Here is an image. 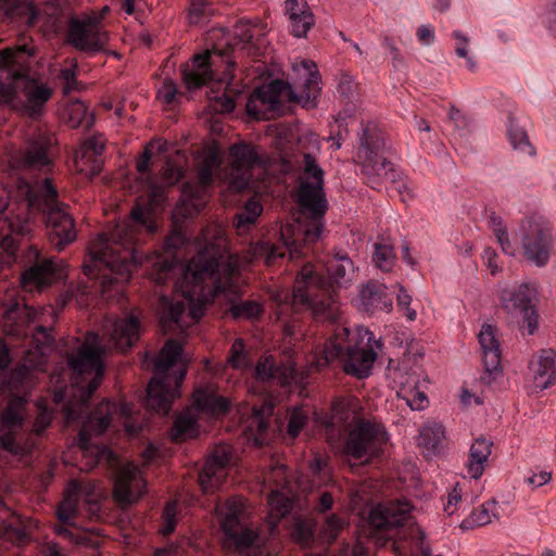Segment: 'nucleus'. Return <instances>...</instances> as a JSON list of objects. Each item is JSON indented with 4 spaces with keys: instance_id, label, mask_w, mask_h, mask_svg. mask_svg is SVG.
I'll list each match as a JSON object with an SVG mask.
<instances>
[{
    "instance_id": "052dcab7",
    "label": "nucleus",
    "mask_w": 556,
    "mask_h": 556,
    "mask_svg": "<svg viewBox=\"0 0 556 556\" xmlns=\"http://www.w3.org/2000/svg\"><path fill=\"white\" fill-rule=\"evenodd\" d=\"M4 432L0 435V446L14 455H17L21 451L20 444L15 440L14 430H3Z\"/></svg>"
},
{
    "instance_id": "6ab92c4d",
    "label": "nucleus",
    "mask_w": 556,
    "mask_h": 556,
    "mask_svg": "<svg viewBox=\"0 0 556 556\" xmlns=\"http://www.w3.org/2000/svg\"><path fill=\"white\" fill-rule=\"evenodd\" d=\"M55 138L51 132H38L27 142L18 159L21 167L48 172L52 165V152Z\"/></svg>"
},
{
    "instance_id": "39448f33",
    "label": "nucleus",
    "mask_w": 556,
    "mask_h": 556,
    "mask_svg": "<svg viewBox=\"0 0 556 556\" xmlns=\"http://www.w3.org/2000/svg\"><path fill=\"white\" fill-rule=\"evenodd\" d=\"M293 71L303 79L302 91L295 92L292 85L282 79H274L256 87L247 102V113L256 119H271L283 113V102L301 104L305 109H315L321 92V76L313 61L302 60L294 63Z\"/></svg>"
},
{
    "instance_id": "8fccbe9b",
    "label": "nucleus",
    "mask_w": 556,
    "mask_h": 556,
    "mask_svg": "<svg viewBox=\"0 0 556 556\" xmlns=\"http://www.w3.org/2000/svg\"><path fill=\"white\" fill-rule=\"evenodd\" d=\"M490 224L503 252L507 255L514 256L516 250L514 244L509 240V235L506 226L503 224V219L495 213H492L490 215Z\"/></svg>"
},
{
    "instance_id": "4d7b16f0",
    "label": "nucleus",
    "mask_w": 556,
    "mask_h": 556,
    "mask_svg": "<svg viewBox=\"0 0 556 556\" xmlns=\"http://www.w3.org/2000/svg\"><path fill=\"white\" fill-rule=\"evenodd\" d=\"M277 367L273 357L261 359L255 367V375L260 380L266 381L276 377Z\"/></svg>"
},
{
    "instance_id": "5701e85b",
    "label": "nucleus",
    "mask_w": 556,
    "mask_h": 556,
    "mask_svg": "<svg viewBox=\"0 0 556 556\" xmlns=\"http://www.w3.org/2000/svg\"><path fill=\"white\" fill-rule=\"evenodd\" d=\"M231 458L230 448L226 445L214 447L211 456L199 475V481L205 492L218 488L225 479V469Z\"/></svg>"
},
{
    "instance_id": "9d476101",
    "label": "nucleus",
    "mask_w": 556,
    "mask_h": 556,
    "mask_svg": "<svg viewBox=\"0 0 556 556\" xmlns=\"http://www.w3.org/2000/svg\"><path fill=\"white\" fill-rule=\"evenodd\" d=\"M102 348L99 336L90 332L86 341L76 351L67 352L68 366L73 371V383L79 391V403L87 408L90 397L99 388L104 374V366L101 358Z\"/></svg>"
},
{
    "instance_id": "6e6552de",
    "label": "nucleus",
    "mask_w": 556,
    "mask_h": 556,
    "mask_svg": "<svg viewBox=\"0 0 556 556\" xmlns=\"http://www.w3.org/2000/svg\"><path fill=\"white\" fill-rule=\"evenodd\" d=\"M34 56V48L20 45L5 48L0 62L5 63L9 59L18 65V68H11L9 75L14 78L16 93L21 92L25 97L22 113L27 117L37 119L43 114L46 104L51 99L53 91L47 84L31 76Z\"/></svg>"
},
{
    "instance_id": "f8f14e48",
    "label": "nucleus",
    "mask_w": 556,
    "mask_h": 556,
    "mask_svg": "<svg viewBox=\"0 0 556 556\" xmlns=\"http://www.w3.org/2000/svg\"><path fill=\"white\" fill-rule=\"evenodd\" d=\"M526 261L536 267H545L553 253L552 224L543 216L532 215L521 220L515 233Z\"/></svg>"
},
{
    "instance_id": "4468645a",
    "label": "nucleus",
    "mask_w": 556,
    "mask_h": 556,
    "mask_svg": "<svg viewBox=\"0 0 556 556\" xmlns=\"http://www.w3.org/2000/svg\"><path fill=\"white\" fill-rule=\"evenodd\" d=\"M226 513L222 519V530L225 533L224 545L240 554L252 552V556H269L268 553L257 549L258 534L253 529L242 525L240 515L244 505L240 500H229Z\"/></svg>"
},
{
    "instance_id": "a211bd4d",
    "label": "nucleus",
    "mask_w": 556,
    "mask_h": 556,
    "mask_svg": "<svg viewBox=\"0 0 556 556\" xmlns=\"http://www.w3.org/2000/svg\"><path fill=\"white\" fill-rule=\"evenodd\" d=\"M535 295L536 290L529 283H521L517 289L503 290L501 295L503 308L511 316L520 315L527 324L529 334L538 329L539 315L532 304Z\"/></svg>"
},
{
    "instance_id": "412c9836",
    "label": "nucleus",
    "mask_w": 556,
    "mask_h": 556,
    "mask_svg": "<svg viewBox=\"0 0 556 556\" xmlns=\"http://www.w3.org/2000/svg\"><path fill=\"white\" fill-rule=\"evenodd\" d=\"M478 339L483 355L484 368L481 381L485 384H491L498 376L502 375L501 350L500 343L496 339L495 329L491 325H483Z\"/></svg>"
},
{
    "instance_id": "bb28decb",
    "label": "nucleus",
    "mask_w": 556,
    "mask_h": 556,
    "mask_svg": "<svg viewBox=\"0 0 556 556\" xmlns=\"http://www.w3.org/2000/svg\"><path fill=\"white\" fill-rule=\"evenodd\" d=\"M535 389L545 390L556 383V352L542 350L529 366Z\"/></svg>"
},
{
    "instance_id": "de8ad7c7",
    "label": "nucleus",
    "mask_w": 556,
    "mask_h": 556,
    "mask_svg": "<svg viewBox=\"0 0 556 556\" xmlns=\"http://www.w3.org/2000/svg\"><path fill=\"white\" fill-rule=\"evenodd\" d=\"M395 260L396 256L392 244L387 242L375 243L372 262L379 269L386 273L391 271L394 266Z\"/></svg>"
},
{
    "instance_id": "e433bc0d",
    "label": "nucleus",
    "mask_w": 556,
    "mask_h": 556,
    "mask_svg": "<svg viewBox=\"0 0 556 556\" xmlns=\"http://www.w3.org/2000/svg\"><path fill=\"white\" fill-rule=\"evenodd\" d=\"M193 402L198 409L210 414H225L228 412V401L216 395L208 388L200 387L193 393Z\"/></svg>"
},
{
    "instance_id": "a18cd8bd",
    "label": "nucleus",
    "mask_w": 556,
    "mask_h": 556,
    "mask_svg": "<svg viewBox=\"0 0 556 556\" xmlns=\"http://www.w3.org/2000/svg\"><path fill=\"white\" fill-rule=\"evenodd\" d=\"M3 50H0V58L2 56ZM8 59V64L0 62V103L11 101L16 94V87L14 86V78L9 75L11 68H18V65L11 62Z\"/></svg>"
},
{
    "instance_id": "f3484780",
    "label": "nucleus",
    "mask_w": 556,
    "mask_h": 556,
    "mask_svg": "<svg viewBox=\"0 0 556 556\" xmlns=\"http://www.w3.org/2000/svg\"><path fill=\"white\" fill-rule=\"evenodd\" d=\"M229 188L241 192L250 188L252 170L262 167L263 162L255 149L247 143L235 144L230 148Z\"/></svg>"
},
{
    "instance_id": "72a5a7b5",
    "label": "nucleus",
    "mask_w": 556,
    "mask_h": 556,
    "mask_svg": "<svg viewBox=\"0 0 556 556\" xmlns=\"http://www.w3.org/2000/svg\"><path fill=\"white\" fill-rule=\"evenodd\" d=\"M493 442L483 437L477 438L469 451L467 462L468 475L473 479H479L485 469V464L491 455Z\"/></svg>"
},
{
    "instance_id": "6e6d98bb",
    "label": "nucleus",
    "mask_w": 556,
    "mask_h": 556,
    "mask_svg": "<svg viewBox=\"0 0 556 556\" xmlns=\"http://www.w3.org/2000/svg\"><path fill=\"white\" fill-rule=\"evenodd\" d=\"M76 67L77 64L75 63L72 67L62 68L60 72V78L64 81V94H68L72 91L79 90L80 83L76 79Z\"/></svg>"
},
{
    "instance_id": "c85d7f7f",
    "label": "nucleus",
    "mask_w": 556,
    "mask_h": 556,
    "mask_svg": "<svg viewBox=\"0 0 556 556\" xmlns=\"http://www.w3.org/2000/svg\"><path fill=\"white\" fill-rule=\"evenodd\" d=\"M274 414V405L270 402H263L260 405H254L252 408V416L248 425V438L252 440L255 445L262 446L267 443V431L269 428V418Z\"/></svg>"
},
{
    "instance_id": "0eeeda50",
    "label": "nucleus",
    "mask_w": 556,
    "mask_h": 556,
    "mask_svg": "<svg viewBox=\"0 0 556 556\" xmlns=\"http://www.w3.org/2000/svg\"><path fill=\"white\" fill-rule=\"evenodd\" d=\"M332 420L333 424H346L341 454L349 462L368 464L382 453L389 440L386 428L381 424L357 417L354 410L346 408L344 402L333 404Z\"/></svg>"
},
{
    "instance_id": "b1692460",
    "label": "nucleus",
    "mask_w": 556,
    "mask_h": 556,
    "mask_svg": "<svg viewBox=\"0 0 556 556\" xmlns=\"http://www.w3.org/2000/svg\"><path fill=\"white\" fill-rule=\"evenodd\" d=\"M61 277L58 264L53 258L37 260L21 277L25 289H43Z\"/></svg>"
},
{
    "instance_id": "a19ab883",
    "label": "nucleus",
    "mask_w": 556,
    "mask_h": 556,
    "mask_svg": "<svg viewBox=\"0 0 556 556\" xmlns=\"http://www.w3.org/2000/svg\"><path fill=\"white\" fill-rule=\"evenodd\" d=\"M445 439L444 427L435 421L426 422L419 430L418 444L434 451Z\"/></svg>"
},
{
    "instance_id": "79ce46f5",
    "label": "nucleus",
    "mask_w": 556,
    "mask_h": 556,
    "mask_svg": "<svg viewBox=\"0 0 556 556\" xmlns=\"http://www.w3.org/2000/svg\"><path fill=\"white\" fill-rule=\"evenodd\" d=\"M68 124L72 128L90 129L94 123L93 114L83 101H73L66 108Z\"/></svg>"
},
{
    "instance_id": "aec40b11",
    "label": "nucleus",
    "mask_w": 556,
    "mask_h": 556,
    "mask_svg": "<svg viewBox=\"0 0 556 556\" xmlns=\"http://www.w3.org/2000/svg\"><path fill=\"white\" fill-rule=\"evenodd\" d=\"M146 481L138 466L127 464L115 476L113 498L121 506L136 503L144 493Z\"/></svg>"
},
{
    "instance_id": "f704fd0d",
    "label": "nucleus",
    "mask_w": 556,
    "mask_h": 556,
    "mask_svg": "<svg viewBox=\"0 0 556 556\" xmlns=\"http://www.w3.org/2000/svg\"><path fill=\"white\" fill-rule=\"evenodd\" d=\"M361 160L363 163V173L372 185H379L382 181L393 179L392 163L382 156V153Z\"/></svg>"
},
{
    "instance_id": "864d4df0",
    "label": "nucleus",
    "mask_w": 556,
    "mask_h": 556,
    "mask_svg": "<svg viewBox=\"0 0 556 556\" xmlns=\"http://www.w3.org/2000/svg\"><path fill=\"white\" fill-rule=\"evenodd\" d=\"M396 394L397 397L404 400L413 410H422L429 403L427 395L419 388L412 391H397Z\"/></svg>"
},
{
    "instance_id": "69168bd1",
    "label": "nucleus",
    "mask_w": 556,
    "mask_h": 556,
    "mask_svg": "<svg viewBox=\"0 0 556 556\" xmlns=\"http://www.w3.org/2000/svg\"><path fill=\"white\" fill-rule=\"evenodd\" d=\"M188 242L187 237L179 229H174L165 240L167 250H175L184 247Z\"/></svg>"
},
{
    "instance_id": "ddd939ff",
    "label": "nucleus",
    "mask_w": 556,
    "mask_h": 556,
    "mask_svg": "<svg viewBox=\"0 0 556 556\" xmlns=\"http://www.w3.org/2000/svg\"><path fill=\"white\" fill-rule=\"evenodd\" d=\"M412 505L407 501H395L378 505L370 510L369 525L372 528L371 539L377 548L390 546L393 556H402L400 542L387 532L402 527L410 518Z\"/></svg>"
},
{
    "instance_id": "bf43d9fd",
    "label": "nucleus",
    "mask_w": 556,
    "mask_h": 556,
    "mask_svg": "<svg viewBox=\"0 0 556 556\" xmlns=\"http://www.w3.org/2000/svg\"><path fill=\"white\" fill-rule=\"evenodd\" d=\"M397 382L400 388L397 391L414 390L419 388V377L415 371H402L399 370Z\"/></svg>"
},
{
    "instance_id": "5fc2aeb1",
    "label": "nucleus",
    "mask_w": 556,
    "mask_h": 556,
    "mask_svg": "<svg viewBox=\"0 0 556 556\" xmlns=\"http://www.w3.org/2000/svg\"><path fill=\"white\" fill-rule=\"evenodd\" d=\"M228 364L235 369H244L250 366L242 339H236L232 343L230 355L228 356Z\"/></svg>"
},
{
    "instance_id": "58836bf2",
    "label": "nucleus",
    "mask_w": 556,
    "mask_h": 556,
    "mask_svg": "<svg viewBox=\"0 0 556 556\" xmlns=\"http://www.w3.org/2000/svg\"><path fill=\"white\" fill-rule=\"evenodd\" d=\"M263 212V206L260 201L251 199L235 215L233 226L238 233H244L250 227L255 225L257 218Z\"/></svg>"
},
{
    "instance_id": "4c0bfd02",
    "label": "nucleus",
    "mask_w": 556,
    "mask_h": 556,
    "mask_svg": "<svg viewBox=\"0 0 556 556\" xmlns=\"http://www.w3.org/2000/svg\"><path fill=\"white\" fill-rule=\"evenodd\" d=\"M27 14L28 23L34 24L38 17L35 5L28 0H0V20L12 21Z\"/></svg>"
},
{
    "instance_id": "774afa93",
    "label": "nucleus",
    "mask_w": 556,
    "mask_h": 556,
    "mask_svg": "<svg viewBox=\"0 0 556 556\" xmlns=\"http://www.w3.org/2000/svg\"><path fill=\"white\" fill-rule=\"evenodd\" d=\"M182 177V169L180 167L174 166L170 163H166L163 169V180L167 185H174L180 180Z\"/></svg>"
},
{
    "instance_id": "2eb2a0df",
    "label": "nucleus",
    "mask_w": 556,
    "mask_h": 556,
    "mask_svg": "<svg viewBox=\"0 0 556 556\" xmlns=\"http://www.w3.org/2000/svg\"><path fill=\"white\" fill-rule=\"evenodd\" d=\"M30 193H37V187L22 181L18 186V194L22 202L12 200L5 190L0 193V223H3L12 233L24 236L29 232L28 215L34 205H28Z\"/></svg>"
},
{
    "instance_id": "338daca9",
    "label": "nucleus",
    "mask_w": 556,
    "mask_h": 556,
    "mask_svg": "<svg viewBox=\"0 0 556 556\" xmlns=\"http://www.w3.org/2000/svg\"><path fill=\"white\" fill-rule=\"evenodd\" d=\"M497 258L498 256L493 248L488 247L484 249L483 260L492 275H496L502 270V267L500 266Z\"/></svg>"
},
{
    "instance_id": "f257e3e1",
    "label": "nucleus",
    "mask_w": 556,
    "mask_h": 556,
    "mask_svg": "<svg viewBox=\"0 0 556 556\" xmlns=\"http://www.w3.org/2000/svg\"><path fill=\"white\" fill-rule=\"evenodd\" d=\"M181 291L185 301H172L165 295L160 298V324L165 333L170 331L185 332L198 323L204 314V303L194 302V294L205 279L213 283L212 296L222 293H236L235 277L239 274V265L232 256L225 257L214 248H205L184 267Z\"/></svg>"
},
{
    "instance_id": "37998d69",
    "label": "nucleus",
    "mask_w": 556,
    "mask_h": 556,
    "mask_svg": "<svg viewBox=\"0 0 556 556\" xmlns=\"http://www.w3.org/2000/svg\"><path fill=\"white\" fill-rule=\"evenodd\" d=\"M291 536L302 546H309L315 540V522L301 516L293 517Z\"/></svg>"
},
{
    "instance_id": "c03bdc74",
    "label": "nucleus",
    "mask_w": 556,
    "mask_h": 556,
    "mask_svg": "<svg viewBox=\"0 0 556 556\" xmlns=\"http://www.w3.org/2000/svg\"><path fill=\"white\" fill-rule=\"evenodd\" d=\"M197 420L189 414H181L174 420L170 437L174 441H185L197 437Z\"/></svg>"
},
{
    "instance_id": "a878e982",
    "label": "nucleus",
    "mask_w": 556,
    "mask_h": 556,
    "mask_svg": "<svg viewBox=\"0 0 556 556\" xmlns=\"http://www.w3.org/2000/svg\"><path fill=\"white\" fill-rule=\"evenodd\" d=\"M181 76L187 89L194 90L213 79L211 52L205 51L193 56L191 64L181 66Z\"/></svg>"
},
{
    "instance_id": "7ed1b4c3",
    "label": "nucleus",
    "mask_w": 556,
    "mask_h": 556,
    "mask_svg": "<svg viewBox=\"0 0 556 556\" xmlns=\"http://www.w3.org/2000/svg\"><path fill=\"white\" fill-rule=\"evenodd\" d=\"M154 230L155 225L149 220L143 208L134 207L128 219L99 235L93 262L83 266L84 274L96 278L97 273L109 269L110 275L103 273L101 276L102 285L127 282L140 263L137 245L142 240V235L152 233Z\"/></svg>"
},
{
    "instance_id": "f03ea898",
    "label": "nucleus",
    "mask_w": 556,
    "mask_h": 556,
    "mask_svg": "<svg viewBox=\"0 0 556 556\" xmlns=\"http://www.w3.org/2000/svg\"><path fill=\"white\" fill-rule=\"evenodd\" d=\"M298 178L295 200L299 216L283 231V247L268 242H258L252 247L255 258H262L267 265L282 258L288 252L290 258L305 254L303 249L317 242L325 227V215L329 204L324 189V170L311 153H304Z\"/></svg>"
},
{
    "instance_id": "603ef678",
    "label": "nucleus",
    "mask_w": 556,
    "mask_h": 556,
    "mask_svg": "<svg viewBox=\"0 0 556 556\" xmlns=\"http://www.w3.org/2000/svg\"><path fill=\"white\" fill-rule=\"evenodd\" d=\"M342 528H343L342 519L338 515L332 514L326 519L323 528L320 529L319 539L324 543L330 544L333 541H336V539L338 538Z\"/></svg>"
},
{
    "instance_id": "49530a36",
    "label": "nucleus",
    "mask_w": 556,
    "mask_h": 556,
    "mask_svg": "<svg viewBox=\"0 0 556 556\" xmlns=\"http://www.w3.org/2000/svg\"><path fill=\"white\" fill-rule=\"evenodd\" d=\"M236 320L257 318L263 313V306L255 300L232 302L228 309Z\"/></svg>"
},
{
    "instance_id": "dca6fc26",
    "label": "nucleus",
    "mask_w": 556,
    "mask_h": 556,
    "mask_svg": "<svg viewBox=\"0 0 556 556\" xmlns=\"http://www.w3.org/2000/svg\"><path fill=\"white\" fill-rule=\"evenodd\" d=\"M67 41L79 51L96 53L104 49L109 36L100 26V18H72L68 24Z\"/></svg>"
},
{
    "instance_id": "09e8293b",
    "label": "nucleus",
    "mask_w": 556,
    "mask_h": 556,
    "mask_svg": "<svg viewBox=\"0 0 556 556\" xmlns=\"http://www.w3.org/2000/svg\"><path fill=\"white\" fill-rule=\"evenodd\" d=\"M508 137L514 149H518L528 155H534V148L531 146L528 135L519 127L514 119L509 121Z\"/></svg>"
},
{
    "instance_id": "7c9ffc66",
    "label": "nucleus",
    "mask_w": 556,
    "mask_h": 556,
    "mask_svg": "<svg viewBox=\"0 0 556 556\" xmlns=\"http://www.w3.org/2000/svg\"><path fill=\"white\" fill-rule=\"evenodd\" d=\"M112 408H115L114 404L109 401H103L97 407L96 412L89 416L88 420L78 433L79 445L81 447L87 446L91 434L101 435L105 432L111 425Z\"/></svg>"
},
{
    "instance_id": "cd10ccee",
    "label": "nucleus",
    "mask_w": 556,
    "mask_h": 556,
    "mask_svg": "<svg viewBox=\"0 0 556 556\" xmlns=\"http://www.w3.org/2000/svg\"><path fill=\"white\" fill-rule=\"evenodd\" d=\"M285 11L290 22L291 34L294 37H306L315 23L314 14L305 1L286 0Z\"/></svg>"
},
{
    "instance_id": "3c124183",
    "label": "nucleus",
    "mask_w": 556,
    "mask_h": 556,
    "mask_svg": "<svg viewBox=\"0 0 556 556\" xmlns=\"http://www.w3.org/2000/svg\"><path fill=\"white\" fill-rule=\"evenodd\" d=\"M268 505L270 508V517L279 520L290 513L293 502L282 493L274 491L269 494Z\"/></svg>"
},
{
    "instance_id": "423d86ee",
    "label": "nucleus",
    "mask_w": 556,
    "mask_h": 556,
    "mask_svg": "<svg viewBox=\"0 0 556 556\" xmlns=\"http://www.w3.org/2000/svg\"><path fill=\"white\" fill-rule=\"evenodd\" d=\"M381 346L367 328L357 327L351 332L345 326H337L323 354L316 356V366L321 368L338 361L346 375L364 379L370 375Z\"/></svg>"
},
{
    "instance_id": "20e7f679",
    "label": "nucleus",
    "mask_w": 556,
    "mask_h": 556,
    "mask_svg": "<svg viewBox=\"0 0 556 556\" xmlns=\"http://www.w3.org/2000/svg\"><path fill=\"white\" fill-rule=\"evenodd\" d=\"M326 268L329 280L318 275L311 264L303 266L294 281L292 305L311 309L317 320L334 323L339 317L334 285L341 287L348 282L354 266L344 254L328 261Z\"/></svg>"
},
{
    "instance_id": "c756f323",
    "label": "nucleus",
    "mask_w": 556,
    "mask_h": 556,
    "mask_svg": "<svg viewBox=\"0 0 556 556\" xmlns=\"http://www.w3.org/2000/svg\"><path fill=\"white\" fill-rule=\"evenodd\" d=\"M115 348H131L139 339V319L135 315L114 320L106 330Z\"/></svg>"
},
{
    "instance_id": "c9c22d12",
    "label": "nucleus",
    "mask_w": 556,
    "mask_h": 556,
    "mask_svg": "<svg viewBox=\"0 0 556 556\" xmlns=\"http://www.w3.org/2000/svg\"><path fill=\"white\" fill-rule=\"evenodd\" d=\"M26 404L27 401L22 396L14 395L9 400L0 415L1 430H15L23 426L26 418Z\"/></svg>"
},
{
    "instance_id": "9b49d317",
    "label": "nucleus",
    "mask_w": 556,
    "mask_h": 556,
    "mask_svg": "<svg viewBox=\"0 0 556 556\" xmlns=\"http://www.w3.org/2000/svg\"><path fill=\"white\" fill-rule=\"evenodd\" d=\"M28 205H34L33 210L46 214L49 240L58 251H62L75 240L74 219L65 205L58 201V191L49 178H45L42 184L37 186V193H30Z\"/></svg>"
},
{
    "instance_id": "4be33fe9",
    "label": "nucleus",
    "mask_w": 556,
    "mask_h": 556,
    "mask_svg": "<svg viewBox=\"0 0 556 556\" xmlns=\"http://www.w3.org/2000/svg\"><path fill=\"white\" fill-rule=\"evenodd\" d=\"M105 140L102 135L87 138L75 151V167L79 173L92 178L100 174L103 166L102 154Z\"/></svg>"
},
{
    "instance_id": "13d9d810",
    "label": "nucleus",
    "mask_w": 556,
    "mask_h": 556,
    "mask_svg": "<svg viewBox=\"0 0 556 556\" xmlns=\"http://www.w3.org/2000/svg\"><path fill=\"white\" fill-rule=\"evenodd\" d=\"M306 424V416L300 410H293L288 420L287 433L295 439Z\"/></svg>"
},
{
    "instance_id": "2f4dec72",
    "label": "nucleus",
    "mask_w": 556,
    "mask_h": 556,
    "mask_svg": "<svg viewBox=\"0 0 556 556\" xmlns=\"http://www.w3.org/2000/svg\"><path fill=\"white\" fill-rule=\"evenodd\" d=\"M359 300L366 312H390L392 308V299L387 293V287L376 282H369L361 290Z\"/></svg>"
},
{
    "instance_id": "473e14b6",
    "label": "nucleus",
    "mask_w": 556,
    "mask_h": 556,
    "mask_svg": "<svg viewBox=\"0 0 556 556\" xmlns=\"http://www.w3.org/2000/svg\"><path fill=\"white\" fill-rule=\"evenodd\" d=\"M386 140L382 130L375 123L362 124L358 157L365 159L382 153Z\"/></svg>"
},
{
    "instance_id": "ea45409f",
    "label": "nucleus",
    "mask_w": 556,
    "mask_h": 556,
    "mask_svg": "<svg viewBox=\"0 0 556 556\" xmlns=\"http://www.w3.org/2000/svg\"><path fill=\"white\" fill-rule=\"evenodd\" d=\"M496 504L497 503L494 498L482 504L479 508L472 510L471 514L462 521L460 528L468 530L491 523L492 517H496L494 511Z\"/></svg>"
},
{
    "instance_id": "1a4fd4ad",
    "label": "nucleus",
    "mask_w": 556,
    "mask_h": 556,
    "mask_svg": "<svg viewBox=\"0 0 556 556\" xmlns=\"http://www.w3.org/2000/svg\"><path fill=\"white\" fill-rule=\"evenodd\" d=\"M181 352L182 346L175 339H168L161 349L154 362L155 374L147 388L146 406L148 409L167 415L172 408L173 400L179 396L178 389L182 383L187 370H179L174 379V388H172V379L167 375V371L176 363Z\"/></svg>"
},
{
    "instance_id": "e2e57ef3",
    "label": "nucleus",
    "mask_w": 556,
    "mask_h": 556,
    "mask_svg": "<svg viewBox=\"0 0 556 556\" xmlns=\"http://www.w3.org/2000/svg\"><path fill=\"white\" fill-rule=\"evenodd\" d=\"M52 342L49 330L43 326H37L31 332V343L36 348L49 345Z\"/></svg>"
},
{
    "instance_id": "0e129e2a",
    "label": "nucleus",
    "mask_w": 556,
    "mask_h": 556,
    "mask_svg": "<svg viewBox=\"0 0 556 556\" xmlns=\"http://www.w3.org/2000/svg\"><path fill=\"white\" fill-rule=\"evenodd\" d=\"M356 89V84L352 76L342 74L338 83V91L341 96L350 98L353 96Z\"/></svg>"
},
{
    "instance_id": "393cba45",
    "label": "nucleus",
    "mask_w": 556,
    "mask_h": 556,
    "mask_svg": "<svg viewBox=\"0 0 556 556\" xmlns=\"http://www.w3.org/2000/svg\"><path fill=\"white\" fill-rule=\"evenodd\" d=\"M265 26L261 21L252 23L250 20H240L233 27V49L247 50L249 54H256L264 36Z\"/></svg>"
},
{
    "instance_id": "680f3d73",
    "label": "nucleus",
    "mask_w": 556,
    "mask_h": 556,
    "mask_svg": "<svg viewBox=\"0 0 556 556\" xmlns=\"http://www.w3.org/2000/svg\"><path fill=\"white\" fill-rule=\"evenodd\" d=\"M412 296L406 292V290L401 287L400 292L397 294V305L402 309L405 311V315L409 320H415L417 317V313L415 309L410 308Z\"/></svg>"
}]
</instances>
